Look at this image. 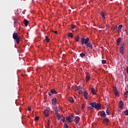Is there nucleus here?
<instances>
[{
	"label": "nucleus",
	"instance_id": "nucleus-21",
	"mask_svg": "<svg viewBox=\"0 0 128 128\" xmlns=\"http://www.w3.org/2000/svg\"><path fill=\"white\" fill-rule=\"evenodd\" d=\"M68 100L70 102H74V98H70Z\"/></svg>",
	"mask_w": 128,
	"mask_h": 128
},
{
	"label": "nucleus",
	"instance_id": "nucleus-31",
	"mask_svg": "<svg viewBox=\"0 0 128 128\" xmlns=\"http://www.w3.org/2000/svg\"><path fill=\"white\" fill-rule=\"evenodd\" d=\"M102 64H104L106 63V60H102Z\"/></svg>",
	"mask_w": 128,
	"mask_h": 128
},
{
	"label": "nucleus",
	"instance_id": "nucleus-41",
	"mask_svg": "<svg viewBox=\"0 0 128 128\" xmlns=\"http://www.w3.org/2000/svg\"><path fill=\"white\" fill-rule=\"evenodd\" d=\"M53 32H54V34H58L57 31H52Z\"/></svg>",
	"mask_w": 128,
	"mask_h": 128
},
{
	"label": "nucleus",
	"instance_id": "nucleus-20",
	"mask_svg": "<svg viewBox=\"0 0 128 128\" xmlns=\"http://www.w3.org/2000/svg\"><path fill=\"white\" fill-rule=\"evenodd\" d=\"M100 14H101V16H102V18H106V14H104V12H100Z\"/></svg>",
	"mask_w": 128,
	"mask_h": 128
},
{
	"label": "nucleus",
	"instance_id": "nucleus-39",
	"mask_svg": "<svg viewBox=\"0 0 128 128\" xmlns=\"http://www.w3.org/2000/svg\"><path fill=\"white\" fill-rule=\"evenodd\" d=\"M16 22H16V21H14V26H16Z\"/></svg>",
	"mask_w": 128,
	"mask_h": 128
},
{
	"label": "nucleus",
	"instance_id": "nucleus-12",
	"mask_svg": "<svg viewBox=\"0 0 128 128\" xmlns=\"http://www.w3.org/2000/svg\"><path fill=\"white\" fill-rule=\"evenodd\" d=\"M44 114L45 115V116H46V118L48 116V109L44 110Z\"/></svg>",
	"mask_w": 128,
	"mask_h": 128
},
{
	"label": "nucleus",
	"instance_id": "nucleus-32",
	"mask_svg": "<svg viewBox=\"0 0 128 128\" xmlns=\"http://www.w3.org/2000/svg\"><path fill=\"white\" fill-rule=\"evenodd\" d=\"M57 118H58V120H60L61 118H60V114L57 115Z\"/></svg>",
	"mask_w": 128,
	"mask_h": 128
},
{
	"label": "nucleus",
	"instance_id": "nucleus-8",
	"mask_svg": "<svg viewBox=\"0 0 128 128\" xmlns=\"http://www.w3.org/2000/svg\"><path fill=\"white\" fill-rule=\"evenodd\" d=\"M84 96L85 100H88V91H86V90L84 91Z\"/></svg>",
	"mask_w": 128,
	"mask_h": 128
},
{
	"label": "nucleus",
	"instance_id": "nucleus-5",
	"mask_svg": "<svg viewBox=\"0 0 128 128\" xmlns=\"http://www.w3.org/2000/svg\"><path fill=\"white\" fill-rule=\"evenodd\" d=\"M72 120H74V114H72L66 118V120H67L68 122H72Z\"/></svg>",
	"mask_w": 128,
	"mask_h": 128
},
{
	"label": "nucleus",
	"instance_id": "nucleus-4",
	"mask_svg": "<svg viewBox=\"0 0 128 128\" xmlns=\"http://www.w3.org/2000/svg\"><path fill=\"white\" fill-rule=\"evenodd\" d=\"M80 118L78 117V116H76L75 117V118L74 119V122L76 124H78V126H80Z\"/></svg>",
	"mask_w": 128,
	"mask_h": 128
},
{
	"label": "nucleus",
	"instance_id": "nucleus-23",
	"mask_svg": "<svg viewBox=\"0 0 128 128\" xmlns=\"http://www.w3.org/2000/svg\"><path fill=\"white\" fill-rule=\"evenodd\" d=\"M78 92H82V86H78L77 88Z\"/></svg>",
	"mask_w": 128,
	"mask_h": 128
},
{
	"label": "nucleus",
	"instance_id": "nucleus-1",
	"mask_svg": "<svg viewBox=\"0 0 128 128\" xmlns=\"http://www.w3.org/2000/svg\"><path fill=\"white\" fill-rule=\"evenodd\" d=\"M90 42V38H82L81 39V43L82 46H84V44H86L87 48H90L91 50H92V45L90 44V42Z\"/></svg>",
	"mask_w": 128,
	"mask_h": 128
},
{
	"label": "nucleus",
	"instance_id": "nucleus-25",
	"mask_svg": "<svg viewBox=\"0 0 128 128\" xmlns=\"http://www.w3.org/2000/svg\"><path fill=\"white\" fill-rule=\"evenodd\" d=\"M75 40H76L77 42H78L80 40V36H76V38H75Z\"/></svg>",
	"mask_w": 128,
	"mask_h": 128
},
{
	"label": "nucleus",
	"instance_id": "nucleus-46",
	"mask_svg": "<svg viewBox=\"0 0 128 128\" xmlns=\"http://www.w3.org/2000/svg\"><path fill=\"white\" fill-rule=\"evenodd\" d=\"M62 122H64V120H62Z\"/></svg>",
	"mask_w": 128,
	"mask_h": 128
},
{
	"label": "nucleus",
	"instance_id": "nucleus-7",
	"mask_svg": "<svg viewBox=\"0 0 128 128\" xmlns=\"http://www.w3.org/2000/svg\"><path fill=\"white\" fill-rule=\"evenodd\" d=\"M124 44H123L121 45V46L120 48V52L121 54H124Z\"/></svg>",
	"mask_w": 128,
	"mask_h": 128
},
{
	"label": "nucleus",
	"instance_id": "nucleus-16",
	"mask_svg": "<svg viewBox=\"0 0 128 128\" xmlns=\"http://www.w3.org/2000/svg\"><path fill=\"white\" fill-rule=\"evenodd\" d=\"M24 24L25 26H28V21L26 19L24 20Z\"/></svg>",
	"mask_w": 128,
	"mask_h": 128
},
{
	"label": "nucleus",
	"instance_id": "nucleus-26",
	"mask_svg": "<svg viewBox=\"0 0 128 128\" xmlns=\"http://www.w3.org/2000/svg\"><path fill=\"white\" fill-rule=\"evenodd\" d=\"M124 94L126 98H128V90L126 91L124 93Z\"/></svg>",
	"mask_w": 128,
	"mask_h": 128
},
{
	"label": "nucleus",
	"instance_id": "nucleus-33",
	"mask_svg": "<svg viewBox=\"0 0 128 128\" xmlns=\"http://www.w3.org/2000/svg\"><path fill=\"white\" fill-rule=\"evenodd\" d=\"M64 128H68V124H64Z\"/></svg>",
	"mask_w": 128,
	"mask_h": 128
},
{
	"label": "nucleus",
	"instance_id": "nucleus-30",
	"mask_svg": "<svg viewBox=\"0 0 128 128\" xmlns=\"http://www.w3.org/2000/svg\"><path fill=\"white\" fill-rule=\"evenodd\" d=\"M68 36H70V38H72L74 34H72V33H69L68 34Z\"/></svg>",
	"mask_w": 128,
	"mask_h": 128
},
{
	"label": "nucleus",
	"instance_id": "nucleus-44",
	"mask_svg": "<svg viewBox=\"0 0 128 128\" xmlns=\"http://www.w3.org/2000/svg\"><path fill=\"white\" fill-rule=\"evenodd\" d=\"M31 110H32V108H28V112H30Z\"/></svg>",
	"mask_w": 128,
	"mask_h": 128
},
{
	"label": "nucleus",
	"instance_id": "nucleus-43",
	"mask_svg": "<svg viewBox=\"0 0 128 128\" xmlns=\"http://www.w3.org/2000/svg\"><path fill=\"white\" fill-rule=\"evenodd\" d=\"M112 30L114 32V30L115 28H111Z\"/></svg>",
	"mask_w": 128,
	"mask_h": 128
},
{
	"label": "nucleus",
	"instance_id": "nucleus-42",
	"mask_svg": "<svg viewBox=\"0 0 128 128\" xmlns=\"http://www.w3.org/2000/svg\"><path fill=\"white\" fill-rule=\"evenodd\" d=\"M126 72L128 74V66L126 68Z\"/></svg>",
	"mask_w": 128,
	"mask_h": 128
},
{
	"label": "nucleus",
	"instance_id": "nucleus-29",
	"mask_svg": "<svg viewBox=\"0 0 128 128\" xmlns=\"http://www.w3.org/2000/svg\"><path fill=\"white\" fill-rule=\"evenodd\" d=\"M86 56L85 54H84V53L80 54V56H81V58H84V56Z\"/></svg>",
	"mask_w": 128,
	"mask_h": 128
},
{
	"label": "nucleus",
	"instance_id": "nucleus-40",
	"mask_svg": "<svg viewBox=\"0 0 128 128\" xmlns=\"http://www.w3.org/2000/svg\"><path fill=\"white\" fill-rule=\"evenodd\" d=\"M48 96H52V92H49L48 93Z\"/></svg>",
	"mask_w": 128,
	"mask_h": 128
},
{
	"label": "nucleus",
	"instance_id": "nucleus-45",
	"mask_svg": "<svg viewBox=\"0 0 128 128\" xmlns=\"http://www.w3.org/2000/svg\"><path fill=\"white\" fill-rule=\"evenodd\" d=\"M106 28H108V24H106Z\"/></svg>",
	"mask_w": 128,
	"mask_h": 128
},
{
	"label": "nucleus",
	"instance_id": "nucleus-13",
	"mask_svg": "<svg viewBox=\"0 0 128 128\" xmlns=\"http://www.w3.org/2000/svg\"><path fill=\"white\" fill-rule=\"evenodd\" d=\"M120 42H122V38H118L117 39V41H116L117 46H120Z\"/></svg>",
	"mask_w": 128,
	"mask_h": 128
},
{
	"label": "nucleus",
	"instance_id": "nucleus-19",
	"mask_svg": "<svg viewBox=\"0 0 128 128\" xmlns=\"http://www.w3.org/2000/svg\"><path fill=\"white\" fill-rule=\"evenodd\" d=\"M50 92L51 94H58V92H56V90L55 89H52L50 90Z\"/></svg>",
	"mask_w": 128,
	"mask_h": 128
},
{
	"label": "nucleus",
	"instance_id": "nucleus-10",
	"mask_svg": "<svg viewBox=\"0 0 128 128\" xmlns=\"http://www.w3.org/2000/svg\"><path fill=\"white\" fill-rule=\"evenodd\" d=\"M86 82H88V80H90V74L88 72H86Z\"/></svg>",
	"mask_w": 128,
	"mask_h": 128
},
{
	"label": "nucleus",
	"instance_id": "nucleus-22",
	"mask_svg": "<svg viewBox=\"0 0 128 128\" xmlns=\"http://www.w3.org/2000/svg\"><path fill=\"white\" fill-rule=\"evenodd\" d=\"M76 28V25H74V24H72L71 25V28H72V30H74V28Z\"/></svg>",
	"mask_w": 128,
	"mask_h": 128
},
{
	"label": "nucleus",
	"instance_id": "nucleus-35",
	"mask_svg": "<svg viewBox=\"0 0 128 128\" xmlns=\"http://www.w3.org/2000/svg\"><path fill=\"white\" fill-rule=\"evenodd\" d=\"M117 32H118V34H120V32H122V30L118 28Z\"/></svg>",
	"mask_w": 128,
	"mask_h": 128
},
{
	"label": "nucleus",
	"instance_id": "nucleus-24",
	"mask_svg": "<svg viewBox=\"0 0 128 128\" xmlns=\"http://www.w3.org/2000/svg\"><path fill=\"white\" fill-rule=\"evenodd\" d=\"M45 38L46 42H50V38L48 37V36H46Z\"/></svg>",
	"mask_w": 128,
	"mask_h": 128
},
{
	"label": "nucleus",
	"instance_id": "nucleus-18",
	"mask_svg": "<svg viewBox=\"0 0 128 128\" xmlns=\"http://www.w3.org/2000/svg\"><path fill=\"white\" fill-rule=\"evenodd\" d=\"M110 122V120H108V118H104V124H108V122Z\"/></svg>",
	"mask_w": 128,
	"mask_h": 128
},
{
	"label": "nucleus",
	"instance_id": "nucleus-28",
	"mask_svg": "<svg viewBox=\"0 0 128 128\" xmlns=\"http://www.w3.org/2000/svg\"><path fill=\"white\" fill-rule=\"evenodd\" d=\"M118 28V30H122V24L119 25Z\"/></svg>",
	"mask_w": 128,
	"mask_h": 128
},
{
	"label": "nucleus",
	"instance_id": "nucleus-34",
	"mask_svg": "<svg viewBox=\"0 0 128 128\" xmlns=\"http://www.w3.org/2000/svg\"><path fill=\"white\" fill-rule=\"evenodd\" d=\"M53 110H54V112L58 110V108H56V107H54V108H53Z\"/></svg>",
	"mask_w": 128,
	"mask_h": 128
},
{
	"label": "nucleus",
	"instance_id": "nucleus-15",
	"mask_svg": "<svg viewBox=\"0 0 128 128\" xmlns=\"http://www.w3.org/2000/svg\"><path fill=\"white\" fill-rule=\"evenodd\" d=\"M52 104H56V98H54L52 99Z\"/></svg>",
	"mask_w": 128,
	"mask_h": 128
},
{
	"label": "nucleus",
	"instance_id": "nucleus-9",
	"mask_svg": "<svg viewBox=\"0 0 128 128\" xmlns=\"http://www.w3.org/2000/svg\"><path fill=\"white\" fill-rule=\"evenodd\" d=\"M100 112V116L101 118H106V112L104 111H101Z\"/></svg>",
	"mask_w": 128,
	"mask_h": 128
},
{
	"label": "nucleus",
	"instance_id": "nucleus-37",
	"mask_svg": "<svg viewBox=\"0 0 128 128\" xmlns=\"http://www.w3.org/2000/svg\"><path fill=\"white\" fill-rule=\"evenodd\" d=\"M55 114H56V116L60 114H58V110H56V111H55Z\"/></svg>",
	"mask_w": 128,
	"mask_h": 128
},
{
	"label": "nucleus",
	"instance_id": "nucleus-36",
	"mask_svg": "<svg viewBox=\"0 0 128 128\" xmlns=\"http://www.w3.org/2000/svg\"><path fill=\"white\" fill-rule=\"evenodd\" d=\"M36 120H40V117L38 116H36L35 118Z\"/></svg>",
	"mask_w": 128,
	"mask_h": 128
},
{
	"label": "nucleus",
	"instance_id": "nucleus-6",
	"mask_svg": "<svg viewBox=\"0 0 128 128\" xmlns=\"http://www.w3.org/2000/svg\"><path fill=\"white\" fill-rule=\"evenodd\" d=\"M113 92L115 96H120V92H118V89L116 88V86L114 87Z\"/></svg>",
	"mask_w": 128,
	"mask_h": 128
},
{
	"label": "nucleus",
	"instance_id": "nucleus-17",
	"mask_svg": "<svg viewBox=\"0 0 128 128\" xmlns=\"http://www.w3.org/2000/svg\"><path fill=\"white\" fill-rule=\"evenodd\" d=\"M106 114L108 116H110V110L108 109V107L106 108Z\"/></svg>",
	"mask_w": 128,
	"mask_h": 128
},
{
	"label": "nucleus",
	"instance_id": "nucleus-3",
	"mask_svg": "<svg viewBox=\"0 0 128 128\" xmlns=\"http://www.w3.org/2000/svg\"><path fill=\"white\" fill-rule=\"evenodd\" d=\"M90 106H92V108H96L97 110H100V104H96V102H91L90 104Z\"/></svg>",
	"mask_w": 128,
	"mask_h": 128
},
{
	"label": "nucleus",
	"instance_id": "nucleus-27",
	"mask_svg": "<svg viewBox=\"0 0 128 128\" xmlns=\"http://www.w3.org/2000/svg\"><path fill=\"white\" fill-rule=\"evenodd\" d=\"M124 114L125 116H128V110L124 111Z\"/></svg>",
	"mask_w": 128,
	"mask_h": 128
},
{
	"label": "nucleus",
	"instance_id": "nucleus-38",
	"mask_svg": "<svg viewBox=\"0 0 128 128\" xmlns=\"http://www.w3.org/2000/svg\"><path fill=\"white\" fill-rule=\"evenodd\" d=\"M50 122L48 121V126H50Z\"/></svg>",
	"mask_w": 128,
	"mask_h": 128
},
{
	"label": "nucleus",
	"instance_id": "nucleus-11",
	"mask_svg": "<svg viewBox=\"0 0 128 128\" xmlns=\"http://www.w3.org/2000/svg\"><path fill=\"white\" fill-rule=\"evenodd\" d=\"M118 106L120 108V110H122V108H124V102L122 100L120 101Z\"/></svg>",
	"mask_w": 128,
	"mask_h": 128
},
{
	"label": "nucleus",
	"instance_id": "nucleus-2",
	"mask_svg": "<svg viewBox=\"0 0 128 128\" xmlns=\"http://www.w3.org/2000/svg\"><path fill=\"white\" fill-rule=\"evenodd\" d=\"M13 38L16 42L18 44H20V36L18 35V34L16 32H14L12 34Z\"/></svg>",
	"mask_w": 128,
	"mask_h": 128
},
{
	"label": "nucleus",
	"instance_id": "nucleus-14",
	"mask_svg": "<svg viewBox=\"0 0 128 128\" xmlns=\"http://www.w3.org/2000/svg\"><path fill=\"white\" fill-rule=\"evenodd\" d=\"M91 92L92 94H96V89H94V88H92Z\"/></svg>",
	"mask_w": 128,
	"mask_h": 128
}]
</instances>
